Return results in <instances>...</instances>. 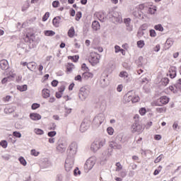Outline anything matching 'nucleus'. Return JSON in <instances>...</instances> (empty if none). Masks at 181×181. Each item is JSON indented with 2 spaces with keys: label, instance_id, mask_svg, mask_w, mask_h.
Returning <instances> with one entry per match:
<instances>
[{
  "label": "nucleus",
  "instance_id": "obj_53",
  "mask_svg": "<svg viewBox=\"0 0 181 181\" xmlns=\"http://www.w3.org/2000/svg\"><path fill=\"white\" fill-rule=\"evenodd\" d=\"M124 98H125L126 103H129L130 101L132 102V95H127L124 97Z\"/></svg>",
  "mask_w": 181,
  "mask_h": 181
},
{
  "label": "nucleus",
  "instance_id": "obj_2",
  "mask_svg": "<svg viewBox=\"0 0 181 181\" xmlns=\"http://www.w3.org/2000/svg\"><path fill=\"white\" fill-rule=\"evenodd\" d=\"M105 145V139H96L91 144L90 149L93 152H97Z\"/></svg>",
  "mask_w": 181,
  "mask_h": 181
},
{
  "label": "nucleus",
  "instance_id": "obj_16",
  "mask_svg": "<svg viewBox=\"0 0 181 181\" xmlns=\"http://www.w3.org/2000/svg\"><path fill=\"white\" fill-rule=\"evenodd\" d=\"M94 75L91 72H88V71H86L82 74V78L83 80H88V78H93Z\"/></svg>",
  "mask_w": 181,
  "mask_h": 181
},
{
  "label": "nucleus",
  "instance_id": "obj_1",
  "mask_svg": "<svg viewBox=\"0 0 181 181\" xmlns=\"http://www.w3.org/2000/svg\"><path fill=\"white\" fill-rule=\"evenodd\" d=\"M91 91V86L86 85L81 87L78 93V98L81 101H86Z\"/></svg>",
  "mask_w": 181,
  "mask_h": 181
},
{
  "label": "nucleus",
  "instance_id": "obj_40",
  "mask_svg": "<svg viewBox=\"0 0 181 181\" xmlns=\"http://www.w3.org/2000/svg\"><path fill=\"white\" fill-rule=\"evenodd\" d=\"M80 57H78V55H75V56H69L68 57V59H70L71 60H73V62H74L75 63H77L78 59Z\"/></svg>",
  "mask_w": 181,
  "mask_h": 181
},
{
  "label": "nucleus",
  "instance_id": "obj_10",
  "mask_svg": "<svg viewBox=\"0 0 181 181\" xmlns=\"http://www.w3.org/2000/svg\"><path fill=\"white\" fill-rule=\"evenodd\" d=\"M104 119H105V117L103 114L100 113L95 117L93 119V123L95 124L98 127H100V125L102 124L103 122H104Z\"/></svg>",
  "mask_w": 181,
  "mask_h": 181
},
{
  "label": "nucleus",
  "instance_id": "obj_49",
  "mask_svg": "<svg viewBox=\"0 0 181 181\" xmlns=\"http://www.w3.org/2000/svg\"><path fill=\"white\" fill-rule=\"evenodd\" d=\"M148 12L151 15H154L155 12H156V7H152L148 8Z\"/></svg>",
  "mask_w": 181,
  "mask_h": 181
},
{
  "label": "nucleus",
  "instance_id": "obj_29",
  "mask_svg": "<svg viewBox=\"0 0 181 181\" xmlns=\"http://www.w3.org/2000/svg\"><path fill=\"white\" fill-rule=\"evenodd\" d=\"M174 87L177 91L181 90V78L177 80V83L174 84Z\"/></svg>",
  "mask_w": 181,
  "mask_h": 181
},
{
  "label": "nucleus",
  "instance_id": "obj_56",
  "mask_svg": "<svg viewBox=\"0 0 181 181\" xmlns=\"http://www.w3.org/2000/svg\"><path fill=\"white\" fill-rule=\"evenodd\" d=\"M40 107V104L37 103H33L31 106L32 110H37Z\"/></svg>",
  "mask_w": 181,
  "mask_h": 181
},
{
  "label": "nucleus",
  "instance_id": "obj_26",
  "mask_svg": "<svg viewBox=\"0 0 181 181\" xmlns=\"http://www.w3.org/2000/svg\"><path fill=\"white\" fill-rule=\"evenodd\" d=\"M74 35H76L74 27H71L70 29L68 30V36L69 37H74Z\"/></svg>",
  "mask_w": 181,
  "mask_h": 181
},
{
  "label": "nucleus",
  "instance_id": "obj_48",
  "mask_svg": "<svg viewBox=\"0 0 181 181\" xmlns=\"http://www.w3.org/2000/svg\"><path fill=\"white\" fill-rule=\"evenodd\" d=\"M116 172H119V170H122V165L119 162L116 163Z\"/></svg>",
  "mask_w": 181,
  "mask_h": 181
},
{
  "label": "nucleus",
  "instance_id": "obj_37",
  "mask_svg": "<svg viewBox=\"0 0 181 181\" xmlns=\"http://www.w3.org/2000/svg\"><path fill=\"white\" fill-rule=\"evenodd\" d=\"M49 166H50V161L48 160H45L42 163V168H49Z\"/></svg>",
  "mask_w": 181,
  "mask_h": 181
},
{
  "label": "nucleus",
  "instance_id": "obj_18",
  "mask_svg": "<svg viewBox=\"0 0 181 181\" xmlns=\"http://www.w3.org/2000/svg\"><path fill=\"white\" fill-rule=\"evenodd\" d=\"M30 118L33 119V121H39V119H42V116L38 113H30Z\"/></svg>",
  "mask_w": 181,
  "mask_h": 181
},
{
  "label": "nucleus",
  "instance_id": "obj_63",
  "mask_svg": "<svg viewBox=\"0 0 181 181\" xmlns=\"http://www.w3.org/2000/svg\"><path fill=\"white\" fill-rule=\"evenodd\" d=\"M150 36L151 37H156V32L155 30H150Z\"/></svg>",
  "mask_w": 181,
  "mask_h": 181
},
{
  "label": "nucleus",
  "instance_id": "obj_24",
  "mask_svg": "<svg viewBox=\"0 0 181 181\" xmlns=\"http://www.w3.org/2000/svg\"><path fill=\"white\" fill-rule=\"evenodd\" d=\"M98 18L100 22H105L107 17L105 16V14H104V13L101 12L98 14Z\"/></svg>",
  "mask_w": 181,
  "mask_h": 181
},
{
  "label": "nucleus",
  "instance_id": "obj_34",
  "mask_svg": "<svg viewBox=\"0 0 181 181\" xmlns=\"http://www.w3.org/2000/svg\"><path fill=\"white\" fill-rule=\"evenodd\" d=\"M143 62H144V57H139L138 59L136 61L139 67H141L142 66Z\"/></svg>",
  "mask_w": 181,
  "mask_h": 181
},
{
  "label": "nucleus",
  "instance_id": "obj_46",
  "mask_svg": "<svg viewBox=\"0 0 181 181\" xmlns=\"http://www.w3.org/2000/svg\"><path fill=\"white\" fill-rule=\"evenodd\" d=\"M137 46L138 47H139L140 49H142V47H144V46H145V42H144V40H139L137 42Z\"/></svg>",
  "mask_w": 181,
  "mask_h": 181
},
{
  "label": "nucleus",
  "instance_id": "obj_64",
  "mask_svg": "<svg viewBox=\"0 0 181 181\" xmlns=\"http://www.w3.org/2000/svg\"><path fill=\"white\" fill-rule=\"evenodd\" d=\"M31 155L33 156H37L39 155V152L36 151L35 149L31 150Z\"/></svg>",
  "mask_w": 181,
  "mask_h": 181
},
{
  "label": "nucleus",
  "instance_id": "obj_27",
  "mask_svg": "<svg viewBox=\"0 0 181 181\" xmlns=\"http://www.w3.org/2000/svg\"><path fill=\"white\" fill-rule=\"evenodd\" d=\"M160 86H163L164 87H166L168 84H169V78H163L161 79L160 82Z\"/></svg>",
  "mask_w": 181,
  "mask_h": 181
},
{
  "label": "nucleus",
  "instance_id": "obj_60",
  "mask_svg": "<svg viewBox=\"0 0 181 181\" xmlns=\"http://www.w3.org/2000/svg\"><path fill=\"white\" fill-rule=\"evenodd\" d=\"M13 136H16V138H21L22 136V134H21V132H13Z\"/></svg>",
  "mask_w": 181,
  "mask_h": 181
},
{
  "label": "nucleus",
  "instance_id": "obj_6",
  "mask_svg": "<svg viewBox=\"0 0 181 181\" xmlns=\"http://www.w3.org/2000/svg\"><path fill=\"white\" fill-rule=\"evenodd\" d=\"M74 166V157L67 156L65 160V165H64L66 172H71Z\"/></svg>",
  "mask_w": 181,
  "mask_h": 181
},
{
  "label": "nucleus",
  "instance_id": "obj_33",
  "mask_svg": "<svg viewBox=\"0 0 181 181\" xmlns=\"http://www.w3.org/2000/svg\"><path fill=\"white\" fill-rule=\"evenodd\" d=\"M17 89L19 90V91H26V90H28V86L27 85L18 86Z\"/></svg>",
  "mask_w": 181,
  "mask_h": 181
},
{
  "label": "nucleus",
  "instance_id": "obj_19",
  "mask_svg": "<svg viewBox=\"0 0 181 181\" xmlns=\"http://www.w3.org/2000/svg\"><path fill=\"white\" fill-rule=\"evenodd\" d=\"M169 73H170V78H175V77H176V67L175 66L170 67L169 70Z\"/></svg>",
  "mask_w": 181,
  "mask_h": 181
},
{
  "label": "nucleus",
  "instance_id": "obj_5",
  "mask_svg": "<svg viewBox=\"0 0 181 181\" xmlns=\"http://www.w3.org/2000/svg\"><path fill=\"white\" fill-rule=\"evenodd\" d=\"M144 127L139 122L136 121L132 125V134H138V135H139V134H142V132H144Z\"/></svg>",
  "mask_w": 181,
  "mask_h": 181
},
{
  "label": "nucleus",
  "instance_id": "obj_32",
  "mask_svg": "<svg viewBox=\"0 0 181 181\" xmlns=\"http://www.w3.org/2000/svg\"><path fill=\"white\" fill-rule=\"evenodd\" d=\"M100 84L102 86V87H107V86H108V80L103 78L101 80H100Z\"/></svg>",
  "mask_w": 181,
  "mask_h": 181
},
{
  "label": "nucleus",
  "instance_id": "obj_21",
  "mask_svg": "<svg viewBox=\"0 0 181 181\" xmlns=\"http://www.w3.org/2000/svg\"><path fill=\"white\" fill-rule=\"evenodd\" d=\"M111 153H112V148H110V150L107 149V150L105 151L104 153H103V156L104 157V158L105 160H107V158L110 157Z\"/></svg>",
  "mask_w": 181,
  "mask_h": 181
},
{
  "label": "nucleus",
  "instance_id": "obj_35",
  "mask_svg": "<svg viewBox=\"0 0 181 181\" xmlns=\"http://www.w3.org/2000/svg\"><path fill=\"white\" fill-rule=\"evenodd\" d=\"M34 132L36 135H43L45 134V132L41 129H35Z\"/></svg>",
  "mask_w": 181,
  "mask_h": 181
},
{
  "label": "nucleus",
  "instance_id": "obj_8",
  "mask_svg": "<svg viewBox=\"0 0 181 181\" xmlns=\"http://www.w3.org/2000/svg\"><path fill=\"white\" fill-rule=\"evenodd\" d=\"M67 148V144L64 141H58L56 146V150L58 153H64Z\"/></svg>",
  "mask_w": 181,
  "mask_h": 181
},
{
  "label": "nucleus",
  "instance_id": "obj_3",
  "mask_svg": "<svg viewBox=\"0 0 181 181\" xmlns=\"http://www.w3.org/2000/svg\"><path fill=\"white\" fill-rule=\"evenodd\" d=\"M107 18L114 22V23H121L122 22V16L118 11H111L107 15Z\"/></svg>",
  "mask_w": 181,
  "mask_h": 181
},
{
  "label": "nucleus",
  "instance_id": "obj_39",
  "mask_svg": "<svg viewBox=\"0 0 181 181\" xmlns=\"http://www.w3.org/2000/svg\"><path fill=\"white\" fill-rule=\"evenodd\" d=\"M18 160H19L21 165H23V166H26L28 163L26 162V160H25V158L23 157H20L18 158Z\"/></svg>",
  "mask_w": 181,
  "mask_h": 181
},
{
  "label": "nucleus",
  "instance_id": "obj_43",
  "mask_svg": "<svg viewBox=\"0 0 181 181\" xmlns=\"http://www.w3.org/2000/svg\"><path fill=\"white\" fill-rule=\"evenodd\" d=\"M122 138H124V134H119L116 137V141H119V142L124 143V141L122 140Z\"/></svg>",
  "mask_w": 181,
  "mask_h": 181
},
{
  "label": "nucleus",
  "instance_id": "obj_47",
  "mask_svg": "<svg viewBox=\"0 0 181 181\" xmlns=\"http://www.w3.org/2000/svg\"><path fill=\"white\" fill-rule=\"evenodd\" d=\"M49 16H50V13L49 12L45 13V14L42 17L43 22H46V21L49 19Z\"/></svg>",
  "mask_w": 181,
  "mask_h": 181
},
{
  "label": "nucleus",
  "instance_id": "obj_13",
  "mask_svg": "<svg viewBox=\"0 0 181 181\" xmlns=\"http://www.w3.org/2000/svg\"><path fill=\"white\" fill-rule=\"evenodd\" d=\"M34 39L35 36L33 35L27 34L24 37V41L25 43H30V45H32L34 42Z\"/></svg>",
  "mask_w": 181,
  "mask_h": 181
},
{
  "label": "nucleus",
  "instance_id": "obj_9",
  "mask_svg": "<svg viewBox=\"0 0 181 181\" xmlns=\"http://www.w3.org/2000/svg\"><path fill=\"white\" fill-rule=\"evenodd\" d=\"M94 165H95V160L94 158H88L84 165L85 170H91L94 168Z\"/></svg>",
  "mask_w": 181,
  "mask_h": 181
},
{
  "label": "nucleus",
  "instance_id": "obj_30",
  "mask_svg": "<svg viewBox=\"0 0 181 181\" xmlns=\"http://www.w3.org/2000/svg\"><path fill=\"white\" fill-rule=\"evenodd\" d=\"M44 35L45 36H54V35H56V33H54V31L53 30H45L44 31Z\"/></svg>",
  "mask_w": 181,
  "mask_h": 181
},
{
  "label": "nucleus",
  "instance_id": "obj_55",
  "mask_svg": "<svg viewBox=\"0 0 181 181\" xmlns=\"http://www.w3.org/2000/svg\"><path fill=\"white\" fill-rule=\"evenodd\" d=\"M57 132L55 131L49 132L47 133L48 136L50 138H53V136H56Z\"/></svg>",
  "mask_w": 181,
  "mask_h": 181
},
{
  "label": "nucleus",
  "instance_id": "obj_17",
  "mask_svg": "<svg viewBox=\"0 0 181 181\" xmlns=\"http://www.w3.org/2000/svg\"><path fill=\"white\" fill-rule=\"evenodd\" d=\"M61 20H62V18L60 16H57L53 18L52 24L55 28H59V26H60Z\"/></svg>",
  "mask_w": 181,
  "mask_h": 181
},
{
  "label": "nucleus",
  "instance_id": "obj_52",
  "mask_svg": "<svg viewBox=\"0 0 181 181\" xmlns=\"http://www.w3.org/2000/svg\"><path fill=\"white\" fill-rule=\"evenodd\" d=\"M124 22L126 26H129V25H131V18H124Z\"/></svg>",
  "mask_w": 181,
  "mask_h": 181
},
{
  "label": "nucleus",
  "instance_id": "obj_62",
  "mask_svg": "<svg viewBox=\"0 0 181 181\" xmlns=\"http://www.w3.org/2000/svg\"><path fill=\"white\" fill-rule=\"evenodd\" d=\"M81 19V12L78 11L76 14V21H80Z\"/></svg>",
  "mask_w": 181,
  "mask_h": 181
},
{
  "label": "nucleus",
  "instance_id": "obj_61",
  "mask_svg": "<svg viewBox=\"0 0 181 181\" xmlns=\"http://www.w3.org/2000/svg\"><path fill=\"white\" fill-rule=\"evenodd\" d=\"M59 5H60V2H59V1H54L52 2L53 8H58Z\"/></svg>",
  "mask_w": 181,
  "mask_h": 181
},
{
  "label": "nucleus",
  "instance_id": "obj_41",
  "mask_svg": "<svg viewBox=\"0 0 181 181\" xmlns=\"http://www.w3.org/2000/svg\"><path fill=\"white\" fill-rule=\"evenodd\" d=\"M154 29L156 30H158L159 32H163V27L160 24L155 25Z\"/></svg>",
  "mask_w": 181,
  "mask_h": 181
},
{
  "label": "nucleus",
  "instance_id": "obj_38",
  "mask_svg": "<svg viewBox=\"0 0 181 181\" xmlns=\"http://www.w3.org/2000/svg\"><path fill=\"white\" fill-rule=\"evenodd\" d=\"M163 158H165V156H163V154H160L158 157H157L155 159L154 163H159V162H160V160H162V159H163Z\"/></svg>",
  "mask_w": 181,
  "mask_h": 181
},
{
  "label": "nucleus",
  "instance_id": "obj_15",
  "mask_svg": "<svg viewBox=\"0 0 181 181\" xmlns=\"http://www.w3.org/2000/svg\"><path fill=\"white\" fill-rule=\"evenodd\" d=\"M0 67L1 70H8V69H9V64H8V61H6V59L1 60Z\"/></svg>",
  "mask_w": 181,
  "mask_h": 181
},
{
  "label": "nucleus",
  "instance_id": "obj_14",
  "mask_svg": "<svg viewBox=\"0 0 181 181\" xmlns=\"http://www.w3.org/2000/svg\"><path fill=\"white\" fill-rule=\"evenodd\" d=\"M109 146H110V148H111V149H122V146L115 141H110L109 144Z\"/></svg>",
  "mask_w": 181,
  "mask_h": 181
},
{
  "label": "nucleus",
  "instance_id": "obj_59",
  "mask_svg": "<svg viewBox=\"0 0 181 181\" xmlns=\"http://www.w3.org/2000/svg\"><path fill=\"white\" fill-rule=\"evenodd\" d=\"M139 101V96H132V103H138Z\"/></svg>",
  "mask_w": 181,
  "mask_h": 181
},
{
  "label": "nucleus",
  "instance_id": "obj_50",
  "mask_svg": "<svg viewBox=\"0 0 181 181\" xmlns=\"http://www.w3.org/2000/svg\"><path fill=\"white\" fill-rule=\"evenodd\" d=\"M0 145L1 146H2V148H7L8 146V141L3 140L0 142Z\"/></svg>",
  "mask_w": 181,
  "mask_h": 181
},
{
  "label": "nucleus",
  "instance_id": "obj_7",
  "mask_svg": "<svg viewBox=\"0 0 181 181\" xmlns=\"http://www.w3.org/2000/svg\"><path fill=\"white\" fill-rule=\"evenodd\" d=\"M100 59H101V57L99 54L96 52H91L90 54L89 63L93 66H96V64L100 63Z\"/></svg>",
  "mask_w": 181,
  "mask_h": 181
},
{
  "label": "nucleus",
  "instance_id": "obj_25",
  "mask_svg": "<svg viewBox=\"0 0 181 181\" xmlns=\"http://www.w3.org/2000/svg\"><path fill=\"white\" fill-rule=\"evenodd\" d=\"M92 28L93 30H98V29H100V23L97 21H94L92 23Z\"/></svg>",
  "mask_w": 181,
  "mask_h": 181
},
{
  "label": "nucleus",
  "instance_id": "obj_31",
  "mask_svg": "<svg viewBox=\"0 0 181 181\" xmlns=\"http://www.w3.org/2000/svg\"><path fill=\"white\" fill-rule=\"evenodd\" d=\"M173 45V41H172V40L170 39H168L165 42V47H167V49H169Z\"/></svg>",
  "mask_w": 181,
  "mask_h": 181
},
{
  "label": "nucleus",
  "instance_id": "obj_44",
  "mask_svg": "<svg viewBox=\"0 0 181 181\" xmlns=\"http://www.w3.org/2000/svg\"><path fill=\"white\" fill-rule=\"evenodd\" d=\"M2 159H4V160H9V159H11V158H12V156L9 155V154H4L1 156Z\"/></svg>",
  "mask_w": 181,
  "mask_h": 181
},
{
  "label": "nucleus",
  "instance_id": "obj_58",
  "mask_svg": "<svg viewBox=\"0 0 181 181\" xmlns=\"http://www.w3.org/2000/svg\"><path fill=\"white\" fill-rule=\"evenodd\" d=\"M140 30H146V29H148V24L144 23L143 24L140 28H139Z\"/></svg>",
  "mask_w": 181,
  "mask_h": 181
},
{
  "label": "nucleus",
  "instance_id": "obj_45",
  "mask_svg": "<svg viewBox=\"0 0 181 181\" xmlns=\"http://www.w3.org/2000/svg\"><path fill=\"white\" fill-rule=\"evenodd\" d=\"M160 170H162V165H159L158 169L155 170L153 173L154 176L159 175V173H160Z\"/></svg>",
  "mask_w": 181,
  "mask_h": 181
},
{
  "label": "nucleus",
  "instance_id": "obj_20",
  "mask_svg": "<svg viewBox=\"0 0 181 181\" xmlns=\"http://www.w3.org/2000/svg\"><path fill=\"white\" fill-rule=\"evenodd\" d=\"M36 63L34 62H31L27 64V67L28 70H30L31 71H33L36 69Z\"/></svg>",
  "mask_w": 181,
  "mask_h": 181
},
{
  "label": "nucleus",
  "instance_id": "obj_11",
  "mask_svg": "<svg viewBox=\"0 0 181 181\" xmlns=\"http://www.w3.org/2000/svg\"><path fill=\"white\" fill-rule=\"evenodd\" d=\"M168 103H169V98L167 96H162L156 100L155 104L156 106L160 107L162 105H165V104H168Z\"/></svg>",
  "mask_w": 181,
  "mask_h": 181
},
{
  "label": "nucleus",
  "instance_id": "obj_42",
  "mask_svg": "<svg viewBox=\"0 0 181 181\" xmlns=\"http://www.w3.org/2000/svg\"><path fill=\"white\" fill-rule=\"evenodd\" d=\"M157 112H159L160 114H162V112H166V107H157L156 108Z\"/></svg>",
  "mask_w": 181,
  "mask_h": 181
},
{
  "label": "nucleus",
  "instance_id": "obj_22",
  "mask_svg": "<svg viewBox=\"0 0 181 181\" xmlns=\"http://www.w3.org/2000/svg\"><path fill=\"white\" fill-rule=\"evenodd\" d=\"M42 94L43 98H49V97H50V90L49 89H43Z\"/></svg>",
  "mask_w": 181,
  "mask_h": 181
},
{
  "label": "nucleus",
  "instance_id": "obj_23",
  "mask_svg": "<svg viewBox=\"0 0 181 181\" xmlns=\"http://www.w3.org/2000/svg\"><path fill=\"white\" fill-rule=\"evenodd\" d=\"M73 69H74V65L72 63H68L66 64V73H67V74H69V73H71V71H73Z\"/></svg>",
  "mask_w": 181,
  "mask_h": 181
},
{
  "label": "nucleus",
  "instance_id": "obj_51",
  "mask_svg": "<svg viewBox=\"0 0 181 181\" xmlns=\"http://www.w3.org/2000/svg\"><path fill=\"white\" fill-rule=\"evenodd\" d=\"M107 132L109 135H113L114 134V129L112 127H108L107 129Z\"/></svg>",
  "mask_w": 181,
  "mask_h": 181
},
{
  "label": "nucleus",
  "instance_id": "obj_54",
  "mask_svg": "<svg viewBox=\"0 0 181 181\" xmlns=\"http://www.w3.org/2000/svg\"><path fill=\"white\" fill-rule=\"evenodd\" d=\"M144 35H145V33L142 30L139 29V31L137 33V37H142V36H144Z\"/></svg>",
  "mask_w": 181,
  "mask_h": 181
},
{
  "label": "nucleus",
  "instance_id": "obj_12",
  "mask_svg": "<svg viewBox=\"0 0 181 181\" xmlns=\"http://www.w3.org/2000/svg\"><path fill=\"white\" fill-rule=\"evenodd\" d=\"M90 122L87 119H84L81 124L80 131L81 132H86L88 128H90Z\"/></svg>",
  "mask_w": 181,
  "mask_h": 181
},
{
  "label": "nucleus",
  "instance_id": "obj_36",
  "mask_svg": "<svg viewBox=\"0 0 181 181\" xmlns=\"http://www.w3.org/2000/svg\"><path fill=\"white\" fill-rule=\"evenodd\" d=\"M119 77H121L122 78H127V77H128V73L122 71L119 73Z\"/></svg>",
  "mask_w": 181,
  "mask_h": 181
},
{
  "label": "nucleus",
  "instance_id": "obj_28",
  "mask_svg": "<svg viewBox=\"0 0 181 181\" xmlns=\"http://www.w3.org/2000/svg\"><path fill=\"white\" fill-rule=\"evenodd\" d=\"M13 79V76L11 75L3 78L1 81V83L2 84H6V83H8V81H12Z\"/></svg>",
  "mask_w": 181,
  "mask_h": 181
},
{
  "label": "nucleus",
  "instance_id": "obj_4",
  "mask_svg": "<svg viewBox=\"0 0 181 181\" xmlns=\"http://www.w3.org/2000/svg\"><path fill=\"white\" fill-rule=\"evenodd\" d=\"M77 148H78V146L75 141L71 143L67 148V156L69 158H74L76 153H77Z\"/></svg>",
  "mask_w": 181,
  "mask_h": 181
},
{
  "label": "nucleus",
  "instance_id": "obj_57",
  "mask_svg": "<svg viewBox=\"0 0 181 181\" xmlns=\"http://www.w3.org/2000/svg\"><path fill=\"white\" fill-rule=\"evenodd\" d=\"M74 176H77V175H81V171H80V170H78V168H76L74 170Z\"/></svg>",
  "mask_w": 181,
  "mask_h": 181
}]
</instances>
